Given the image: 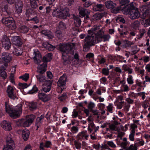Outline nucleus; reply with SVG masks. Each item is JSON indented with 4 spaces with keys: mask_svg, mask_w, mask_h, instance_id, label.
Instances as JSON below:
<instances>
[{
    "mask_svg": "<svg viewBox=\"0 0 150 150\" xmlns=\"http://www.w3.org/2000/svg\"><path fill=\"white\" fill-rule=\"evenodd\" d=\"M6 112L11 117L15 118L19 117L22 112V105L19 104L14 108L6 102L5 103Z\"/></svg>",
    "mask_w": 150,
    "mask_h": 150,
    "instance_id": "nucleus-1",
    "label": "nucleus"
},
{
    "mask_svg": "<svg viewBox=\"0 0 150 150\" xmlns=\"http://www.w3.org/2000/svg\"><path fill=\"white\" fill-rule=\"evenodd\" d=\"M123 13L125 14H128L129 18L133 20L141 18V15L138 9L133 8V7L129 4L126 6L123 9Z\"/></svg>",
    "mask_w": 150,
    "mask_h": 150,
    "instance_id": "nucleus-2",
    "label": "nucleus"
},
{
    "mask_svg": "<svg viewBox=\"0 0 150 150\" xmlns=\"http://www.w3.org/2000/svg\"><path fill=\"white\" fill-rule=\"evenodd\" d=\"M35 118V116L33 115H27L25 119L18 120L16 121V123L18 126L27 127L32 124Z\"/></svg>",
    "mask_w": 150,
    "mask_h": 150,
    "instance_id": "nucleus-3",
    "label": "nucleus"
},
{
    "mask_svg": "<svg viewBox=\"0 0 150 150\" xmlns=\"http://www.w3.org/2000/svg\"><path fill=\"white\" fill-rule=\"evenodd\" d=\"M52 54L50 53L46 54L43 57L42 59L43 63L38 67L37 72L38 73L43 74L46 70L47 66V62L50 61L52 59Z\"/></svg>",
    "mask_w": 150,
    "mask_h": 150,
    "instance_id": "nucleus-4",
    "label": "nucleus"
},
{
    "mask_svg": "<svg viewBox=\"0 0 150 150\" xmlns=\"http://www.w3.org/2000/svg\"><path fill=\"white\" fill-rule=\"evenodd\" d=\"M98 43V41L96 40L93 34L88 35L85 37L83 40L84 44L83 50L86 51V49L89 48L91 46L94 45L95 44Z\"/></svg>",
    "mask_w": 150,
    "mask_h": 150,
    "instance_id": "nucleus-5",
    "label": "nucleus"
},
{
    "mask_svg": "<svg viewBox=\"0 0 150 150\" xmlns=\"http://www.w3.org/2000/svg\"><path fill=\"white\" fill-rule=\"evenodd\" d=\"M59 49L62 52V59L66 62L68 59V54L73 53V51L71 46L65 44L61 45Z\"/></svg>",
    "mask_w": 150,
    "mask_h": 150,
    "instance_id": "nucleus-6",
    "label": "nucleus"
},
{
    "mask_svg": "<svg viewBox=\"0 0 150 150\" xmlns=\"http://www.w3.org/2000/svg\"><path fill=\"white\" fill-rule=\"evenodd\" d=\"M12 59L11 55L8 53L4 52L1 54L0 57V64H3L4 66V69L7 67L8 64Z\"/></svg>",
    "mask_w": 150,
    "mask_h": 150,
    "instance_id": "nucleus-7",
    "label": "nucleus"
},
{
    "mask_svg": "<svg viewBox=\"0 0 150 150\" xmlns=\"http://www.w3.org/2000/svg\"><path fill=\"white\" fill-rule=\"evenodd\" d=\"M140 10L142 12L141 18L144 19L146 17L150 16V3L146 4L140 7Z\"/></svg>",
    "mask_w": 150,
    "mask_h": 150,
    "instance_id": "nucleus-8",
    "label": "nucleus"
},
{
    "mask_svg": "<svg viewBox=\"0 0 150 150\" xmlns=\"http://www.w3.org/2000/svg\"><path fill=\"white\" fill-rule=\"evenodd\" d=\"M33 58L34 62L37 64L40 65V63L42 62V57L41 54L39 51L38 50H34L33 54Z\"/></svg>",
    "mask_w": 150,
    "mask_h": 150,
    "instance_id": "nucleus-9",
    "label": "nucleus"
},
{
    "mask_svg": "<svg viewBox=\"0 0 150 150\" xmlns=\"http://www.w3.org/2000/svg\"><path fill=\"white\" fill-rule=\"evenodd\" d=\"M1 42L3 47L6 50H8L10 47L11 43L9 39L6 35H4L1 39Z\"/></svg>",
    "mask_w": 150,
    "mask_h": 150,
    "instance_id": "nucleus-10",
    "label": "nucleus"
},
{
    "mask_svg": "<svg viewBox=\"0 0 150 150\" xmlns=\"http://www.w3.org/2000/svg\"><path fill=\"white\" fill-rule=\"evenodd\" d=\"M67 79V77L66 76L63 75L60 78L57 82L58 86L60 87L62 90L65 88V84Z\"/></svg>",
    "mask_w": 150,
    "mask_h": 150,
    "instance_id": "nucleus-11",
    "label": "nucleus"
},
{
    "mask_svg": "<svg viewBox=\"0 0 150 150\" xmlns=\"http://www.w3.org/2000/svg\"><path fill=\"white\" fill-rule=\"evenodd\" d=\"M14 89L12 86H8L7 89V92L8 97L11 99L14 100L17 99V97L14 92Z\"/></svg>",
    "mask_w": 150,
    "mask_h": 150,
    "instance_id": "nucleus-12",
    "label": "nucleus"
},
{
    "mask_svg": "<svg viewBox=\"0 0 150 150\" xmlns=\"http://www.w3.org/2000/svg\"><path fill=\"white\" fill-rule=\"evenodd\" d=\"M89 136L87 131L84 130L79 133L77 136L76 137L78 140L81 141L84 139V138L86 139L87 140Z\"/></svg>",
    "mask_w": 150,
    "mask_h": 150,
    "instance_id": "nucleus-13",
    "label": "nucleus"
},
{
    "mask_svg": "<svg viewBox=\"0 0 150 150\" xmlns=\"http://www.w3.org/2000/svg\"><path fill=\"white\" fill-rule=\"evenodd\" d=\"M52 82L48 80L42 85V90L45 92H49L51 89Z\"/></svg>",
    "mask_w": 150,
    "mask_h": 150,
    "instance_id": "nucleus-14",
    "label": "nucleus"
},
{
    "mask_svg": "<svg viewBox=\"0 0 150 150\" xmlns=\"http://www.w3.org/2000/svg\"><path fill=\"white\" fill-rule=\"evenodd\" d=\"M38 96L39 99L44 102L47 101L50 99V97L49 96L42 92H39Z\"/></svg>",
    "mask_w": 150,
    "mask_h": 150,
    "instance_id": "nucleus-15",
    "label": "nucleus"
},
{
    "mask_svg": "<svg viewBox=\"0 0 150 150\" xmlns=\"http://www.w3.org/2000/svg\"><path fill=\"white\" fill-rule=\"evenodd\" d=\"M79 14L82 17L86 16L87 18H88V15L90 13L89 10L83 8L81 7H79Z\"/></svg>",
    "mask_w": 150,
    "mask_h": 150,
    "instance_id": "nucleus-16",
    "label": "nucleus"
},
{
    "mask_svg": "<svg viewBox=\"0 0 150 150\" xmlns=\"http://www.w3.org/2000/svg\"><path fill=\"white\" fill-rule=\"evenodd\" d=\"M3 128L6 130L10 131L12 129L11 123L6 120L3 121L1 123Z\"/></svg>",
    "mask_w": 150,
    "mask_h": 150,
    "instance_id": "nucleus-17",
    "label": "nucleus"
},
{
    "mask_svg": "<svg viewBox=\"0 0 150 150\" xmlns=\"http://www.w3.org/2000/svg\"><path fill=\"white\" fill-rule=\"evenodd\" d=\"M59 18H65L68 15L69 12V9L65 8L63 9H60Z\"/></svg>",
    "mask_w": 150,
    "mask_h": 150,
    "instance_id": "nucleus-18",
    "label": "nucleus"
},
{
    "mask_svg": "<svg viewBox=\"0 0 150 150\" xmlns=\"http://www.w3.org/2000/svg\"><path fill=\"white\" fill-rule=\"evenodd\" d=\"M11 40L13 43L16 45L20 46L22 44L21 39L18 36H13Z\"/></svg>",
    "mask_w": 150,
    "mask_h": 150,
    "instance_id": "nucleus-19",
    "label": "nucleus"
},
{
    "mask_svg": "<svg viewBox=\"0 0 150 150\" xmlns=\"http://www.w3.org/2000/svg\"><path fill=\"white\" fill-rule=\"evenodd\" d=\"M42 45L44 48H46L49 51H53L56 47L55 46L51 45L47 42L43 43Z\"/></svg>",
    "mask_w": 150,
    "mask_h": 150,
    "instance_id": "nucleus-20",
    "label": "nucleus"
},
{
    "mask_svg": "<svg viewBox=\"0 0 150 150\" xmlns=\"http://www.w3.org/2000/svg\"><path fill=\"white\" fill-rule=\"evenodd\" d=\"M42 45L44 48H46L49 51H53L56 47L55 46L51 45L47 42L43 43Z\"/></svg>",
    "mask_w": 150,
    "mask_h": 150,
    "instance_id": "nucleus-21",
    "label": "nucleus"
},
{
    "mask_svg": "<svg viewBox=\"0 0 150 150\" xmlns=\"http://www.w3.org/2000/svg\"><path fill=\"white\" fill-rule=\"evenodd\" d=\"M106 7L108 9H112L115 8L116 6L115 3L111 1H108L105 2Z\"/></svg>",
    "mask_w": 150,
    "mask_h": 150,
    "instance_id": "nucleus-22",
    "label": "nucleus"
},
{
    "mask_svg": "<svg viewBox=\"0 0 150 150\" xmlns=\"http://www.w3.org/2000/svg\"><path fill=\"white\" fill-rule=\"evenodd\" d=\"M23 4L21 1H19L15 4V8L16 12L19 13L22 12Z\"/></svg>",
    "mask_w": 150,
    "mask_h": 150,
    "instance_id": "nucleus-23",
    "label": "nucleus"
},
{
    "mask_svg": "<svg viewBox=\"0 0 150 150\" xmlns=\"http://www.w3.org/2000/svg\"><path fill=\"white\" fill-rule=\"evenodd\" d=\"M103 33V32L102 30H100L96 34H93L96 40L98 41V42L102 41V38L103 35L102 34Z\"/></svg>",
    "mask_w": 150,
    "mask_h": 150,
    "instance_id": "nucleus-24",
    "label": "nucleus"
},
{
    "mask_svg": "<svg viewBox=\"0 0 150 150\" xmlns=\"http://www.w3.org/2000/svg\"><path fill=\"white\" fill-rule=\"evenodd\" d=\"M42 34L47 36L49 39H52L54 37L53 34L51 31L48 30H43L41 31Z\"/></svg>",
    "mask_w": 150,
    "mask_h": 150,
    "instance_id": "nucleus-25",
    "label": "nucleus"
},
{
    "mask_svg": "<svg viewBox=\"0 0 150 150\" xmlns=\"http://www.w3.org/2000/svg\"><path fill=\"white\" fill-rule=\"evenodd\" d=\"M100 26L99 25H94L92 28L88 30V34L92 35V34H95V32L98 30L100 29Z\"/></svg>",
    "mask_w": 150,
    "mask_h": 150,
    "instance_id": "nucleus-26",
    "label": "nucleus"
},
{
    "mask_svg": "<svg viewBox=\"0 0 150 150\" xmlns=\"http://www.w3.org/2000/svg\"><path fill=\"white\" fill-rule=\"evenodd\" d=\"M13 21V19L11 18H3L2 19V23L7 27Z\"/></svg>",
    "mask_w": 150,
    "mask_h": 150,
    "instance_id": "nucleus-27",
    "label": "nucleus"
},
{
    "mask_svg": "<svg viewBox=\"0 0 150 150\" xmlns=\"http://www.w3.org/2000/svg\"><path fill=\"white\" fill-rule=\"evenodd\" d=\"M36 76L38 81L40 83H46L47 81L46 79V77L42 74H38Z\"/></svg>",
    "mask_w": 150,
    "mask_h": 150,
    "instance_id": "nucleus-28",
    "label": "nucleus"
},
{
    "mask_svg": "<svg viewBox=\"0 0 150 150\" xmlns=\"http://www.w3.org/2000/svg\"><path fill=\"white\" fill-rule=\"evenodd\" d=\"M30 132L27 129H25L22 131V137L24 140H26L28 138Z\"/></svg>",
    "mask_w": 150,
    "mask_h": 150,
    "instance_id": "nucleus-29",
    "label": "nucleus"
},
{
    "mask_svg": "<svg viewBox=\"0 0 150 150\" xmlns=\"http://www.w3.org/2000/svg\"><path fill=\"white\" fill-rule=\"evenodd\" d=\"M36 12L32 8L28 9L26 10V15L28 17H30L33 15L36 14Z\"/></svg>",
    "mask_w": 150,
    "mask_h": 150,
    "instance_id": "nucleus-30",
    "label": "nucleus"
},
{
    "mask_svg": "<svg viewBox=\"0 0 150 150\" xmlns=\"http://www.w3.org/2000/svg\"><path fill=\"white\" fill-rule=\"evenodd\" d=\"M122 140L123 142H122L120 146L125 150L126 148H127L126 147L129 144V142L127 141V139L126 137L123 138L122 139Z\"/></svg>",
    "mask_w": 150,
    "mask_h": 150,
    "instance_id": "nucleus-31",
    "label": "nucleus"
},
{
    "mask_svg": "<svg viewBox=\"0 0 150 150\" xmlns=\"http://www.w3.org/2000/svg\"><path fill=\"white\" fill-rule=\"evenodd\" d=\"M23 50L19 47H15L14 51L13 52L14 54L17 56L21 55L22 53Z\"/></svg>",
    "mask_w": 150,
    "mask_h": 150,
    "instance_id": "nucleus-32",
    "label": "nucleus"
},
{
    "mask_svg": "<svg viewBox=\"0 0 150 150\" xmlns=\"http://www.w3.org/2000/svg\"><path fill=\"white\" fill-rule=\"evenodd\" d=\"M73 18L74 20V23L76 27H79L81 25V21L80 19L75 16H74Z\"/></svg>",
    "mask_w": 150,
    "mask_h": 150,
    "instance_id": "nucleus-33",
    "label": "nucleus"
},
{
    "mask_svg": "<svg viewBox=\"0 0 150 150\" xmlns=\"http://www.w3.org/2000/svg\"><path fill=\"white\" fill-rule=\"evenodd\" d=\"M94 8L96 11H102L104 10V6L101 4H97L94 6Z\"/></svg>",
    "mask_w": 150,
    "mask_h": 150,
    "instance_id": "nucleus-34",
    "label": "nucleus"
},
{
    "mask_svg": "<svg viewBox=\"0 0 150 150\" xmlns=\"http://www.w3.org/2000/svg\"><path fill=\"white\" fill-rule=\"evenodd\" d=\"M144 141L142 139H138L135 141L134 144L137 148L138 146L139 147L144 145Z\"/></svg>",
    "mask_w": 150,
    "mask_h": 150,
    "instance_id": "nucleus-35",
    "label": "nucleus"
},
{
    "mask_svg": "<svg viewBox=\"0 0 150 150\" xmlns=\"http://www.w3.org/2000/svg\"><path fill=\"white\" fill-rule=\"evenodd\" d=\"M29 108L31 110H33L37 108V103L36 102H32L29 104Z\"/></svg>",
    "mask_w": 150,
    "mask_h": 150,
    "instance_id": "nucleus-36",
    "label": "nucleus"
},
{
    "mask_svg": "<svg viewBox=\"0 0 150 150\" xmlns=\"http://www.w3.org/2000/svg\"><path fill=\"white\" fill-rule=\"evenodd\" d=\"M10 134H8L6 138V142L7 144H14L13 141L12 140Z\"/></svg>",
    "mask_w": 150,
    "mask_h": 150,
    "instance_id": "nucleus-37",
    "label": "nucleus"
},
{
    "mask_svg": "<svg viewBox=\"0 0 150 150\" xmlns=\"http://www.w3.org/2000/svg\"><path fill=\"white\" fill-rule=\"evenodd\" d=\"M14 144H7L4 146L3 150H13V146Z\"/></svg>",
    "mask_w": 150,
    "mask_h": 150,
    "instance_id": "nucleus-38",
    "label": "nucleus"
},
{
    "mask_svg": "<svg viewBox=\"0 0 150 150\" xmlns=\"http://www.w3.org/2000/svg\"><path fill=\"white\" fill-rule=\"evenodd\" d=\"M95 128V125L93 122L90 123L88 126V130L90 133H91Z\"/></svg>",
    "mask_w": 150,
    "mask_h": 150,
    "instance_id": "nucleus-39",
    "label": "nucleus"
},
{
    "mask_svg": "<svg viewBox=\"0 0 150 150\" xmlns=\"http://www.w3.org/2000/svg\"><path fill=\"white\" fill-rule=\"evenodd\" d=\"M19 30L21 32L23 33H27L29 30V29L28 28L24 25H23L20 26L19 27Z\"/></svg>",
    "mask_w": 150,
    "mask_h": 150,
    "instance_id": "nucleus-40",
    "label": "nucleus"
},
{
    "mask_svg": "<svg viewBox=\"0 0 150 150\" xmlns=\"http://www.w3.org/2000/svg\"><path fill=\"white\" fill-rule=\"evenodd\" d=\"M109 128L112 131H116L118 132L119 131V129H118V127L113 124L109 125Z\"/></svg>",
    "mask_w": 150,
    "mask_h": 150,
    "instance_id": "nucleus-41",
    "label": "nucleus"
},
{
    "mask_svg": "<svg viewBox=\"0 0 150 150\" xmlns=\"http://www.w3.org/2000/svg\"><path fill=\"white\" fill-rule=\"evenodd\" d=\"M139 22L137 20H136L132 23L131 26L134 28L136 29L139 26Z\"/></svg>",
    "mask_w": 150,
    "mask_h": 150,
    "instance_id": "nucleus-42",
    "label": "nucleus"
},
{
    "mask_svg": "<svg viewBox=\"0 0 150 150\" xmlns=\"http://www.w3.org/2000/svg\"><path fill=\"white\" fill-rule=\"evenodd\" d=\"M29 77V74L28 73H25L23 75L20 76L19 77V78L22 79L23 80L26 81L28 80Z\"/></svg>",
    "mask_w": 150,
    "mask_h": 150,
    "instance_id": "nucleus-43",
    "label": "nucleus"
},
{
    "mask_svg": "<svg viewBox=\"0 0 150 150\" xmlns=\"http://www.w3.org/2000/svg\"><path fill=\"white\" fill-rule=\"evenodd\" d=\"M137 149L138 148L134 144H131L129 146L127 147L125 150H137Z\"/></svg>",
    "mask_w": 150,
    "mask_h": 150,
    "instance_id": "nucleus-44",
    "label": "nucleus"
},
{
    "mask_svg": "<svg viewBox=\"0 0 150 150\" xmlns=\"http://www.w3.org/2000/svg\"><path fill=\"white\" fill-rule=\"evenodd\" d=\"M113 108V104L111 103H109L108 105L106 107L107 112H109L110 113H112Z\"/></svg>",
    "mask_w": 150,
    "mask_h": 150,
    "instance_id": "nucleus-45",
    "label": "nucleus"
},
{
    "mask_svg": "<svg viewBox=\"0 0 150 150\" xmlns=\"http://www.w3.org/2000/svg\"><path fill=\"white\" fill-rule=\"evenodd\" d=\"M135 132V131L132 130L130 132V134L129 135V140L132 141H134V134Z\"/></svg>",
    "mask_w": 150,
    "mask_h": 150,
    "instance_id": "nucleus-46",
    "label": "nucleus"
},
{
    "mask_svg": "<svg viewBox=\"0 0 150 150\" xmlns=\"http://www.w3.org/2000/svg\"><path fill=\"white\" fill-rule=\"evenodd\" d=\"M11 30H14L16 28V26L15 23V21L13 20L11 23L8 26Z\"/></svg>",
    "mask_w": 150,
    "mask_h": 150,
    "instance_id": "nucleus-47",
    "label": "nucleus"
},
{
    "mask_svg": "<svg viewBox=\"0 0 150 150\" xmlns=\"http://www.w3.org/2000/svg\"><path fill=\"white\" fill-rule=\"evenodd\" d=\"M11 30H14L16 28V26L15 23V21L13 20L11 23L8 26Z\"/></svg>",
    "mask_w": 150,
    "mask_h": 150,
    "instance_id": "nucleus-48",
    "label": "nucleus"
},
{
    "mask_svg": "<svg viewBox=\"0 0 150 150\" xmlns=\"http://www.w3.org/2000/svg\"><path fill=\"white\" fill-rule=\"evenodd\" d=\"M42 119L39 117L37 118L35 126L37 127V128H39L40 125L42 122Z\"/></svg>",
    "mask_w": 150,
    "mask_h": 150,
    "instance_id": "nucleus-49",
    "label": "nucleus"
},
{
    "mask_svg": "<svg viewBox=\"0 0 150 150\" xmlns=\"http://www.w3.org/2000/svg\"><path fill=\"white\" fill-rule=\"evenodd\" d=\"M59 12H60V9H56L53 11L52 12V15L54 16L59 18Z\"/></svg>",
    "mask_w": 150,
    "mask_h": 150,
    "instance_id": "nucleus-50",
    "label": "nucleus"
},
{
    "mask_svg": "<svg viewBox=\"0 0 150 150\" xmlns=\"http://www.w3.org/2000/svg\"><path fill=\"white\" fill-rule=\"evenodd\" d=\"M74 145L76 148L77 149H80L81 148V143L77 141H75L74 142Z\"/></svg>",
    "mask_w": 150,
    "mask_h": 150,
    "instance_id": "nucleus-51",
    "label": "nucleus"
},
{
    "mask_svg": "<svg viewBox=\"0 0 150 150\" xmlns=\"http://www.w3.org/2000/svg\"><path fill=\"white\" fill-rule=\"evenodd\" d=\"M127 81L129 84L130 85L133 84L134 83V82L132 79V76L131 75L128 76L127 79Z\"/></svg>",
    "mask_w": 150,
    "mask_h": 150,
    "instance_id": "nucleus-52",
    "label": "nucleus"
},
{
    "mask_svg": "<svg viewBox=\"0 0 150 150\" xmlns=\"http://www.w3.org/2000/svg\"><path fill=\"white\" fill-rule=\"evenodd\" d=\"M95 104L94 103L91 101L88 103V108L89 109L92 110L95 107Z\"/></svg>",
    "mask_w": 150,
    "mask_h": 150,
    "instance_id": "nucleus-53",
    "label": "nucleus"
},
{
    "mask_svg": "<svg viewBox=\"0 0 150 150\" xmlns=\"http://www.w3.org/2000/svg\"><path fill=\"white\" fill-rule=\"evenodd\" d=\"M102 73L104 75L107 76L109 74V69L106 68H103L102 69Z\"/></svg>",
    "mask_w": 150,
    "mask_h": 150,
    "instance_id": "nucleus-54",
    "label": "nucleus"
},
{
    "mask_svg": "<svg viewBox=\"0 0 150 150\" xmlns=\"http://www.w3.org/2000/svg\"><path fill=\"white\" fill-rule=\"evenodd\" d=\"M145 32V30L144 29H142V30H141L140 31L139 35H138L137 38L139 39H141L144 35Z\"/></svg>",
    "mask_w": 150,
    "mask_h": 150,
    "instance_id": "nucleus-55",
    "label": "nucleus"
},
{
    "mask_svg": "<svg viewBox=\"0 0 150 150\" xmlns=\"http://www.w3.org/2000/svg\"><path fill=\"white\" fill-rule=\"evenodd\" d=\"M0 76L5 79L7 77L6 73L4 71L0 70Z\"/></svg>",
    "mask_w": 150,
    "mask_h": 150,
    "instance_id": "nucleus-56",
    "label": "nucleus"
},
{
    "mask_svg": "<svg viewBox=\"0 0 150 150\" xmlns=\"http://www.w3.org/2000/svg\"><path fill=\"white\" fill-rule=\"evenodd\" d=\"M38 90V88L36 86H34L32 89L29 91V93L30 94H33L36 93Z\"/></svg>",
    "mask_w": 150,
    "mask_h": 150,
    "instance_id": "nucleus-57",
    "label": "nucleus"
},
{
    "mask_svg": "<svg viewBox=\"0 0 150 150\" xmlns=\"http://www.w3.org/2000/svg\"><path fill=\"white\" fill-rule=\"evenodd\" d=\"M55 35L58 38H60L62 37V34L61 31L58 30L55 32Z\"/></svg>",
    "mask_w": 150,
    "mask_h": 150,
    "instance_id": "nucleus-58",
    "label": "nucleus"
},
{
    "mask_svg": "<svg viewBox=\"0 0 150 150\" xmlns=\"http://www.w3.org/2000/svg\"><path fill=\"white\" fill-rule=\"evenodd\" d=\"M107 144L111 148H115L116 146L112 141H108L107 142Z\"/></svg>",
    "mask_w": 150,
    "mask_h": 150,
    "instance_id": "nucleus-59",
    "label": "nucleus"
},
{
    "mask_svg": "<svg viewBox=\"0 0 150 150\" xmlns=\"http://www.w3.org/2000/svg\"><path fill=\"white\" fill-rule=\"evenodd\" d=\"M134 43L133 42L129 41L127 40H125V47H130L131 45H133Z\"/></svg>",
    "mask_w": 150,
    "mask_h": 150,
    "instance_id": "nucleus-60",
    "label": "nucleus"
},
{
    "mask_svg": "<svg viewBox=\"0 0 150 150\" xmlns=\"http://www.w3.org/2000/svg\"><path fill=\"white\" fill-rule=\"evenodd\" d=\"M98 108L101 110H103L105 108V105L102 103H99L98 105Z\"/></svg>",
    "mask_w": 150,
    "mask_h": 150,
    "instance_id": "nucleus-61",
    "label": "nucleus"
},
{
    "mask_svg": "<svg viewBox=\"0 0 150 150\" xmlns=\"http://www.w3.org/2000/svg\"><path fill=\"white\" fill-rule=\"evenodd\" d=\"M18 85L21 88L23 89L26 88L28 86L27 84L25 83H19Z\"/></svg>",
    "mask_w": 150,
    "mask_h": 150,
    "instance_id": "nucleus-62",
    "label": "nucleus"
},
{
    "mask_svg": "<svg viewBox=\"0 0 150 150\" xmlns=\"http://www.w3.org/2000/svg\"><path fill=\"white\" fill-rule=\"evenodd\" d=\"M110 38V36L108 34L105 35H103L102 39H104V41H108Z\"/></svg>",
    "mask_w": 150,
    "mask_h": 150,
    "instance_id": "nucleus-63",
    "label": "nucleus"
},
{
    "mask_svg": "<svg viewBox=\"0 0 150 150\" xmlns=\"http://www.w3.org/2000/svg\"><path fill=\"white\" fill-rule=\"evenodd\" d=\"M66 97L67 96L66 94L64 93L62 95L59 96L58 98L61 101H62L65 100Z\"/></svg>",
    "mask_w": 150,
    "mask_h": 150,
    "instance_id": "nucleus-64",
    "label": "nucleus"
}]
</instances>
